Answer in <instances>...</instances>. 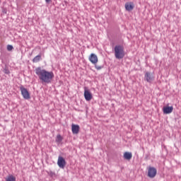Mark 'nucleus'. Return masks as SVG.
I'll list each match as a JSON object with an SVG mask.
<instances>
[{
    "instance_id": "16",
    "label": "nucleus",
    "mask_w": 181,
    "mask_h": 181,
    "mask_svg": "<svg viewBox=\"0 0 181 181\" xmlns=\"http://www.w3.org/2000/svg\"><path fill=\"white\" fill-rule=\"evenodd\" d=\"M13 49V46L12 45H7V50H8V52H11V50Z\"/></svg>"
},
{
    "instance_id": "9",
    "label": "nucleus",
    "mask_w": 181,
    "mask_h": 181,
    "mask_svg": "<svg viewBox=\"0 0 181 181\" xmlns=\"http://www.w3.org/2000/svg\"><path fill=\"white\" fill-rule=\"evenodd\" d=\"M124 6H125L126 11H127L128 12H131V11H132L135 7V6H134V3L132 2L126 3L124 4Z\"/></svg>"
},
{
    "instance_id": "18",
    "label": "nucleus",
    "mask_w": 181,
    "mask_h": 181,
    "mask_svg": "<svg viewBox=\"0 0 181 181\" xmlns=\"http://www.w3.org/2000/svg\"><path fill=\"white\" fill-rule=\"evenodd\" d=\"M45 1L47 2V4H49V2H52V0H45Z\"/></svg>"
},
{
    "instance_id": "7",
    "label": "nucleus",
    "mask_w": 181,
    "mask_h": 181,
    "mask_svg": "<svg viewBox=\"0 0 181 181\" xmlns=\"http://www.w3.org/2000/svg\"><path fill=\"white\" fill-rule=\"evenodd\" d=\"M88 60L92 64H97V63H98V57H97L95 54H90Z\"/></svg>"
},
{
    "instance_id": "5",
    "label": "nucleus",
    "mask_w": 181,
    "mask_h": 181,
    "mask_svg": "<svg viewBox=\"0 0 181 181\" xmlns=\"http://www.w3.org/2000/svg\"><path fill=\"white\" fill-rule=\"evenodd\" d=\"M57 165L61 169H64V167L66 166V160L64 158L59 156L58 157Z\"/></svg>"
},
{
    "instance_id": "14",
    "label": "nucleus",
    "mask_w": 181,
    "mask_h": 181,
    "mask_svg": "<svg viewBox=\"0 0 181 181\" xmlns=\"http://www.w3.org/2000/svg\"><path fill=\"white\" fill-rule=\"evenodd\" d=\"M6 181H16V177H15L13 175H8L6 178Z\"/></svg>"
},
{
    "instance_id": "2",
    "label": "nucleus",
    "mask_w": 181,
    "mask_h": 181,
    "mask_svg": "<svg viewBox=\"0 0 181 181\" xmlns=\"http://www.w3.org/2000/svg\"><path fill=\"white\" fill-rule=\"evenodd\" d=\"M115 57L118 59H124L125 57V51L122 45H116L115 47Z\"/></svg>"
},
{
    "instance_id": "6",
    "label": "nucleus",
    "mask_w": 181,
    "mask_h": 181,
    "mask_svg": "<svg viewBox=\"0 0 181 181\" xmlns=\"http://www.w3.org/2000/svg\"><path fill=\"white\" fill-rule=\"evenodd\" d=\"M156 168L154 167H150L148 170V177L153 178L156 176Z\"/></svg>"
},
{
    "instance_id": "15",
    "label": "nucleus",
    "mask_w": 181,
    "mask_h": 181,
    "mask_svg": "<svg viewBox=\"0 0 181 181\" xmlns=\"http://www.w3.org/2000/svg\"><path fill=\"white\" fill-rule=\"evenodd\" d=\"M55 141L57 144H60V142H62V141H63V137L62 136V135L57 134Z\"/></svg>"
},
{
    "instance_id": "12",
    "label": "nucleus",
    "mask_w": 181,
    "mask_h": 181,
    "mask_svg": "<svg viewBox=\"0 0 181 181\" xmlns=\"http://www.w3.org/2000/svg\"><path fill=\"white\" fill-rule=\"evenodd\" d=\"M123 158L126 160H130L131 159H132V153H131V152H125L124 153V155H123Z\"/></svg>"
},
{
    "instance_id": "11",
    "label": "nucleus",
    "mask_w": 181,
    "mask_h": 181,
    "mask_svg": "<svg viewBox=\"0 0 181 181\" xmlns=\"http://www.w3.org/2000/svg\"><path fill=\"white\" fill-rule=\"evenodd\" d=\"M71 131H72V133L74 134H78V132H80V126L77 124H72Z\"/></svg>"
},
{
    "instance_id": "8",
    "label": "nucleus",
    "mask_w": 181,
    "mask_h": 181,
    "mask_svg": "<svg viewBox=\"0 0 181 181\" xmlns=\"http://www.w3.org/2000/svg\"><path fill=\"white\" fill-rule=\"evenodd\" d=\"M163 114H171V112H173V106H171V107L165 106V107H163Z\"/></svg>"
},
{
    "instance_id": "1",
    "label": "nucleus",
    "mask_w": 181,
    "mask_h": 181,
    "mask_svg": "<svg viewBox=\"0 0 181 181\" xmlns=\"http://www.w3.org/2000/svg\"><path fill=\"white\" fill-rule=\"evenodd\" d=\"M35 74L38 76V78L42 83H52V80H53L54 77V74L52 71H47L45 69H42L40 67H37L35 69Z\"/></svg>"
},
{
    "instance_id": "4",
    "label": "nucleus",
    "mask_w": 181,
    "mask_h": 181,
    "mask_svg": "<svg viewBox=\"0 0 181 181\" xmlns=\"http://www.w3.org/2000/svg\"><path fill=\"white\" fill-rule=\"evenodd\" d=\"M84 98L86 101H91L93 100V94L90 90L87 89V88H84Z\"/></svg>"
},
{
    "instance_id": "10",
    "label": "nucleus",
    "mask_w": 181,
    "mask_h": 181,
    "mask_svg": "<svg viewBox=\"0 0 181 181\" xmlns=\"http://www.w3.org/2000/svg\"><path fill=\"white\" fill-rule=\"evenodd\" d=\"M144 80L148 83H151L153 80V76H152L150 72H146L144 75Z\"/></svg>"
},
{
    "instance_id": "13",
    "label": "nucleus",
    "mask_w": 181,
    "mask_h": 181,
    "mask_svg": "<svg viewBox=\"0 0 181 181\" xmlns=\"http://www.w3.org/2000/svg\"><path fill=\"white\" fill-rule=\"evenodd\" d=\"M42 59V55L39 54L37 55L33 59V63H38V62H40Z\"/></svg>"
},
{
    "instance_id": "17",
    "label": "nucleus",
    "mask_w": 181,
    "mask_h": 181,
    "mask_svg": "<svg viewBox=\"0 0 181 181\" xmlns=\"http://www.w3.org/2000/svg\"><path fill=\"white\" fill-rule=\"evenodd\" d=\"M95 67L96 70H101V69H103V67L99 66H95Z\"/></svg>"
},
{
    "instance_id": "3",
    "label": "nucleus",
    "mask_w": 181,
    "mask_h": 181,
    "mask_svg": "<svg viewBox=\"0 0 181 181\" xmlns=\"http://www.w3.org/2000/svg\"><path fill=\"white\" fill-rule=\"evenodd\" d=\"M20 90L25 100H29V98H30V94L29 93V91H28V89L25 88L23 86H21L20 87Z\"/></svg>"
}]
</instances>
